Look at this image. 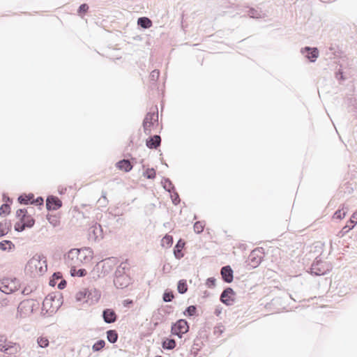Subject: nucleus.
<instances>
[{
	"label": "nucleus",
	"mask_w": 357,
	"mask_h": 357,
	"mask_svg": "<svg viewBox=\"0 0 357 357\" xmlns=\"http://www.w3.org/2000/svg\"><path fill=\"white\" fill-rule=\"evenodd\" d=\"M105 345V342L103 340H98L92 347L94 351H98L102 349Z\"/></svg>",
	"instance_id": "nucleus-40"
},
{
	"label": "nucleus",
	"mask_w": 357,
	"mask_h": 357,
	"mask_svg": "<svg viewBox=\"0 0 357 357\" xmlns=\"http://www.w3.org/2000/svg\"><path fill=\"white\" fill-rule=\"evenodd\" d=\"M218 313H220V312L216 310V311H215V314H217V315H218Z\"/></svg>",
	"instance_id": "nucleus-64"
},
{
	"label": "nucleus",
	"mask_w": 357,
	"mask_h": 357,
	"mask_svg": "<svg viewBox=\"0 0 357 357\" xmlns=\"http://www.w3.org/2000/svg\"><path fill=\"white\" fill-rule=\"evenodd\" d=\"M62 206V202L56 196L49 195L46 199L47 211H56Z\"/></svg>",
	"instance_id": "nucleus-11"
},
{
	"label": "nucleus",
	"mask_w": 357,
	"mask_h": 357,
	"mask_svg": "<svg viewBox=\"0 0 357 357\" xmlns=\"http://www.w3.org/2000/svg\"><path fill=\"white\" fill-rule=\"evenodd\" d=\"M130 268L127 261H123L119 265L114 274V284L117 289H125L132 283L133 280L130 276Z\"/></svg>",
	"instance_id": "nucleus-1"
},
{
	"label": "nucleus",
	"mask_w": 357,
	"mask_h": 357,
	"mask_svg": "<svg viewBox=\"0 0 357 357\" xmlns=\"http://www.w3.org/2000/svg\"><path fill=\"white\" fill-rule=\"evenodd\" d=\"M197 313V306L196 305H190L186 307L185 311L183 312V314L187 317H192L196 315Z\"/></svg>",
	"instance_id": "nucleus-36"
},
{
	"label": "nucleus",
	"mask_w": 357,
	"mask_h": 357,
	"mask_svg": "<svg viewBox=\"0 0 357 357\" xmlns=\"http://www.w3.org/2000/svg\"><path fill=\"white\" fill-rule=\"evenodd\" d=\"M161 137L160 135H154L146 140V146L150 149H156L160 146Z\"/></svg>",
	"instance_id": "nucleus-15"
},
{
	"label": "nucleus",
	"mask_w": 357,
	"mask_h": 357,
	"mask_svg": "<svg viewBox=\"0 0 357 357\" xmlns=\"http://www.w3.org/2000/svg\"><path fill=\"white\" fill-rule=\"evenodd\" d=\"M162 346L165 349H172L176 347V342L174 339L166 338L162 340Z\"/></svg>",
	"instance_id": "nucleus-28"
},
{
	"label": "nucleus",
	"mask_w": 357,
	"mask_h": 357,
	"mask_svg": "<svg viewBox=\"0 0 357 357\" xmlns=\"http://www.w3.org/2000/svg\"><path fill=\"white\" fill-rule=\"evenodd\" d=\"M43 267L41 266V267L40 268V272L41 273V272H43Z\"/></svg>",
	"instance_id": "nucleus-63"
},
{
	"label": "nucleus",
	"mask_w": 357,
	"mask_h": 357,
	"mask_svg": "<svg viewBox=\"0 0 357 357\" xmlns=\"http://www.w3.org/2000/svg\"><path fill=\"white\" fill-rule=\"evenodd\" d=\"M160 75V71L158 70H153L150 75L151 79L153 81L157 80Z\"/></svg>",
	"instance_id": "nucleus-52"
},
{
	"label": "nucleus",
	"mask_w": 357,
	"mask_h": 357,
	"mask_svg": "<svg viewBox=\"0 0 357 357\" xmlns=\"http://www.w3.org/2000/svg\"><path fill=\"white\" fill-rule=\"evenodd\" d=\"M133 305V301L131 299H126L123 301V305L125 307H130Z\"/></svg>",
	"instance_id": "nucleus-54"
},
{
	"label": "nucleus",
	"mask_w": 357,
	"mask_h": 357,
	"mask_svg": "<svg viewBox=\"0 0 357 357\" xmlns=\"http://www.w3.org/2000/svg\"><path fill=\"white\" fill-rule=\"evenodd\" d=\"M34 197L33 194L29 193V195L22 194L17 198V201L21 204H32V200Z\"/></svg>",
	"instance_id": "nucleus-22"
},
{
	"label": "nucleus",
	"mask_w": 357,
	"mask_h": 357,
	"mask_svg": "<svg viewBox=\"0 0 357 357\" xmlns=\"http://www.w3.org/2000/svg\"><path fill=\"white\" fill-rule=\"evenodd\" d=\"M38 346L42 348H45L48 346L49 344V340L47 338L44 337H40L37 340Z\"/></svg>",
	"instance_id": "nucleus-42"
},
{
	"label": "nucleus",
	"mask_w": 357,
	"mask_h": 357,
	"mask_svg": "<svg viewBox=\"0 0 357 357\" xmlns=\"http://www.w3.org/2000/svg\"><path fill=\"white\" fill-rule=\"evenodd\" d=\"M329 271V267L323 261L318 260L317 258L310 267L311 274L317 276L326 275Z\"/></svg>",
	"instance_id": "nucleus-6"
},
{
	"label": "nucleus",
	"mask_w": 357,
	"mask_h": 357,
	"mask_svg": "<svg viewBox=\"0 0 357 357\" xmlns=\"http://www.w3.org/2000/svg\"><path fill=\"white\" fill-rule=\"evenodd\" d=\"M145 176L149 179H153L155 177V171L153 168L147 169L144 173Z\"/></svg>",
	"instance_id": "nucleus-44"
},
{
	"label": "nucleus",
	"mask_w": 357,
	"mask_h": 357,
	"mask_svg": "<svg viewBox=\"0 0 357 357\" xmlns=\"http://www.w3.org/2000/svg\"><path fill=\"white\" fill-rule=\"evenodd\" d=\"M66 192V188H61V190H59V192L60 195H63Z\"/></svg>",
	"instance_id": "nucleus-60"
},
{
	"label": "nucleus",
	"mask_w": 357,
	"mask_h": 357,
	"mask_svg": "<svg viewBox=\"0 0 357 357\" xmlns=\"http://www.w3.org/2000/svg\"><path fill=\"white\" fill-rule=\"evenodd\" d=\"M60 280H61V281L58 284L57 287L59 289H63L67 285V282L64 279H62V278Z\"/></svg>",
	"instance_id": "nucleus-56"
},
{
	"label": "nucleus",
	"mask_w": 357,
	"mask_h": 357,
	"mask_svg": "<svg viewBox=\"0 0 357 357\" xmlns=\"http://www.w3.org/2000/svg\"><path fill=\"white\" fill-rule=\"evenodd\" d=\"M47 219H48V220H49L50 223H51V224H54V226L56 225V224H55V223H54V219L51 220V219H50V218H47ZM55 221H56V220H55Z\"/></svg>",
	"instance_id": "nucleus-62"
},
{
	"label": "nucleus",
	"mask_w": 357,
	"mask_h": 357,
	"mask_svg": "<svg viewBox=\"0 0 357 357\" xmlns=\"http://www.w3.org/2000/svg\"><path fill=\"white\" fill-rule=\"evenodd\" d=\"M158 117V111L153 112H148L144 119L143 124H149V122H153V120L157 121Z\"/></svg>",
	"instance_id": "nucleus-25"
},
{
	"label": "nucleus",
	"mask_w": 357,
	"mask_h": 357,
	"mask_svg": "<svg viewBox=\"0 0 357 357\" xmlns=\"http://www.w3.org/2000/svg\"><path fill=\"white\" fill-rule=\"evenodd\" d=\"M137 25L143 29H149L152 26V21L146 17H141L137 20Z\"/></svg>",
	"instance_id": "nucleus-24"
},
{
	"label": "nucleus",
	"mask_w": 357,
	"mask_h": 357,
	"mask_svg": "<svg viewBox=\"0 0 357 357\" xmlns=\"http://www.w3.org/2000/svg\"><path fill=\"white\" fill-rule=\"evenodd\" d=\"M185 245V241L183 239H179L176 244L175 245L174 248V255L176 259H181L182 257H183L184 254L182 252L183 248H184Z\"/></svg>",
	"instance_id": "nucleus-17"
},
{
	"label": "nucleus",
	"mask_w": 357,
	"mask_h": 357,
	"mask_svg": "<svg viewBox=\"0 0 357 357\" xmlns=\"http://www.w3.org/2000/svg\"><path fill=\"white\" fill-rule=\"evenodd\" d=\"M14 228L16 231L22 232L25 229L26 227L24 224H23L20 220V222L15 223Z\"/></svg>",
	"instance_id": "nucleus-48"
},
{
	"label": "nucleus",
	"mask_w": 357,
	"mask_h": 357,
	"mask_svg": "<svg viewBox=\"0 0 357 357\" xmlns=\"http://www.w3.org/2000/svg\"><path fill=\"white\" fill-rule=\"evenodd\" d=\"M220 274L222 280L226 283H231L234 280V271L229 265L221 268Z\"/></svg>",
	"instance_id": "nucleus-12"
},
{
	"label": "nucleus",
	"mask_w": 357,
	"mask_h": 357,
	"mask_svg": "<svg viewBox=\"0 0 357 357\" xmlns=\"http://www.w3.org/2000/svg\"><path fill=\"white\" fill-rule=\"evenodd\" d=\"M166 308H167V310H165V312L166 313H170L171 309H172V306L171 305H167Z\"/></svg>",
	"instance_id": "nucleus-61"
},
{
	"label": "nucleus",
	"mask_w": 357,
	"mask_h": 357,
	"mask_svg": "<svg viewBox=\"0 0 357 357\" xmlns=\"http://www.w3.org/2000/svg\"><path fill=\"white\" fill-rule=\"evenodd\" d=\"M43 259H45V257H43V255H36L30 260L29 263L31 264H34V266H36V268H37L38 264L36 263L40 264V261Z\"/></svg>",
	"instance_id": "nucleus-45"
},
{
	"label": "nucleus",
	"mask_w": 357,
	"mask_h": 357,
	"mask_svg": "<svg viewBox=\"0 0 357 357\" xmlns=\"http://www.w3.org/2000/svg\"><path fill=\"white\" fill-rule=\"evenodd\" d=\"M189 328L188 322L185 319H181L172 324L171 333L173 335L182 338L183 334L188 332Z\"/></svg>",
	"instance_id": "nucleus-3"
},
{
	"label": "nucleus",
	"mask_w": 357,
	"mask_h": 357,
	"mask_svg": "<svg viewBox=\"0 0 357 357\" xmlns=\"http://www.w3.org/2000/svg\"><path fill=\"white\" fill-rule=\"evenodd\" d=\"M259 254H261L259 250H254L248 257L249 264L253 268L258 266L261 262L262 257Z\"/></svg>",
	"instance_id": "nucleus-14"
},
{
	"label": "nucleus",
	"mask_w": 357,
	"mask_h": 357,
	"mask_svg": "<svg viewBox=\"0 0 357 357\" xmlns=\"http://www.w3.org/2000/svg\"><path fill=\"white\" fill-rule=\"evenodd\" d=\"M20 287L17 278H4L0 281V291L6 294H10L17 290Z\"/></svg>",
	"instance_id": "nucleus-2"
},
{
	"label": "nucleus",
	"mask_w": 357,
	"mask_h": 357,
	"mask_svg": "<svg viewBox=\"0 0 357 357\" xmlns=\"http://www.w3.org/2000/svg\"><path fill=\"white\" fill-rule=\"evenodd\" d=\"M235 292L231 287L225 288L220 294V301L226 305H231L235 301Z\"/></svg>",
	"instance_id": "nucleus-9"
},
{
	"label": "nucleus",
	"mask_w": 357,
	"mask_h": 357,
	"mask_svg": "<svg viewBox=\"0 0 357 357\" xmlns=\"http://www.w3.org/2000/svg\"><path fill=\"white\" fill-rule=\"evenodd\" d=\"M116 167L120 170L129 172L132 170L133 165L129 160L123 159L116 162Z\"/></svg>",
	"instance_id": "nucleus-18"
},
{
	"label": "nucleus",
	"mask_w": 357,
	"mask_h": 357,
	"mask_svg": "<svg viewBox=\"0 0 357 357\" xmlns=\"http://www.w3.org/2000/svg\"><path fill=\"white\" fill-rule=\"evenodd\" d=\"M38 304L33 299H25L21 301L17 307V312L26 316L33 313Z\"/></svg>",
	"instance_id": "nucleus-5"
},
{
	"label": "nucleus",
	"mask_w": 357,
	"mask_h": 357,
	"mask_svg": "<svg viewBox=\"0 0 357 357\" xmlns=\"http://www.w3.org/2000/svg\"><path fill=\"white\" fill-rule=\"evenodd\" d=\"M11 227V224L7 223L6 222H0V237L4 236L7 234L8 231L10 230Z\"/></svg>",
	"instance_id": "nucleus-31"
},
{
	"label": "nucleus",
	"mask_w": 357,
	"mask_h": 357,
	"mask_svg": "<svg viewBox=\"0 0 357 357\" xmlns=\"http://www.w3.org/2000/svg\"><path fill=\"white\" fill-rule=\"evenodd\" d=\"M82 351L83 352H86V353H88L90 351V349H89V347L86 346V347H84L82 348Z\"/></svg>",
	"instance_id": "nucleus-59"
},
{
	"label": "nucleus",
	"mask_w": 357,
	"mask_h": 357,
	"mask_svg": "<svg viewBox=\"0 0 357 357\" xmlns=\"http://www.w3.org/2000/svg\"><path fill=\"white\" fill-rule=\"evenodd\" d=\"M173 243V237L169 235H165L162 241H161V245L164 248H169L172 246Z\"/></svg>",
	"instance_id": "nucleus-33"
},
{
	"label": "nucleus",
	"mask_w": 357,
	"mask_h": 357,
	"mask_svg": "<svg viewBox=\"0 0 357 357\" xmlns=\"http://www.w3.org/2000/svg\"><path fill=\"white\" fill-rule=\"evenodd\" d=\"M28 214V211L26 208H20L16 211V216L20 219L22 215Z\"/></svg>",
	"instance_id": "nucleus-53"
},
{
	"label": "nucleus",
	"mask_w": 357,
	"mask_h": 357,
	"mask_svg": "<svg viewBox=\"0 0 357 357\" xmlns=\"http://www.w3.org/2000/svg\"><path fill=\"white\" fill-rule=\"evenodd\" d=\"M61 278H62L61 273H60V272L54 273L50 280V282H49L50 286L54 287L56 284V282Z\"/></svg>",
	"instance_id": "nucleus-34"
},
{
	"label": "nucleus",
	"mask_w": 357,
	"mask_h": 357,
	"mask_svg": "<svg viewBox=\"0 0 357 357\" xmlns=\"http://www.w3.org/2000/svg\"><path fill=\"white\" fill-rule=\"evenodd\" d=\"M100 298V293L96 289H87V299L85 301L89 305L94 304L98 301Z\"/></svg>",
	"instance_id": "nucleus-16"
},
{
	"label": "nucleus",
	"mask_w": 357,
	"mask_h": 357,
	"mask_svg": "<svg viewBox=\"0 0 357 357\" xmlns=\"http://www.w3.org/2000/svg\"><path fill=\"white\" fill-rule=\"evenodd\" d=\"M8 300L6 298H3L0 300V307H5L8 305Z\"/></svg>",
	"instance_id": "nucleus-58"
},
{
	"label": "nucleus",
	"mask_w": 357,
	"mask_h": 357,
	"mask_svg": "<svg viewBox=\"0 0 357 357\" xmlns=\"http://www.w3.org/2000/svg\"><path fill=\"white\" fill-rule=\"evenodd\" d=\"M248 15L251 18H256V19L260 18L261 17L260 12H259L258 10H255L253 8H250L248 10Z\"/></svg>",
	"instance_id": "nucleus-41"
},
{
	"label": "nucleus",
	"mask_w": 357,
	"mask_h": 357,
	"mask_svg": "<svg viewBox=\"0 0 357 357\" xmlns=\"http://www.w3.org/2000/svg\"><path fill=\"white\" fill-rule=\"evenodd\" d=\"M346 211H342V210H337L333 215V218L342 220L346 215Z\"/></svg>",
	"instance_id": "nucleus-47"
},
{
	"label": "nucleus",
	"mask_w": 357,
	"mask_h": 357,
	"mask_svg": "<svg viewBox=\"0 0 357 357\" xmlns=\"http://www.w3.org/2000/svg\"><path fill=\"white\" fill-rule=\"evenodd\" d=\"M103 238V231L100 225L96 222L89 229V239L95 242Z\"/></svg>",
	"instance_id": "nucleus-7"
},
{
	"label": "nucleus",
	"mask_w": 357,
	"mask_h": 357,
	"mask_svg": "<svg viewBox=\"0 0 357 357\" xmlns=\"http://www.w3.org/2000/svg\"><path fill=\"white\" fill-rule=\"evenodd\" d=\"M194 231L197 234H200L204 231V224L201 221H197L194 224Z\"/></svg>",
	"instance_id": "nucleus-39"
},
{
	"label": "nucleus",
	"mask_w": 357,
	"mask_h": 357,
	"mask_svg": "<svg viewBox=\"0 0 357 357\" xmlns=\"http://www.w3.org/2000/svg\"><path fill=\"white\" fill-rule=\"evenodd\" d=\"M350 225H346L343 229H346L345 231H349L350 229H351L352 228L354 227V226L356 225V224L357 223V212L354 213L351 218H350Z\"/></svg>",
	"instance_id": "nucleus-35"
},
{
	"label": "nucleus",
	"mask_w": 357,
	"mask_h": 357,
	"mask_svg": "<svg viewBox=\"0 0 357 357\" xmlns=\"http://www.w3.org/2000/svg\"><path fill=\"white\" fill-rule=\"evenodd\" d=\"M15 248V245L9 240H4L0 242V250L10 251Z\"/></svg>",
	"instance_id": "nucleus-27"
},
{
	"label": "nucleus",
	"mask_w": 357,
	"mask_h": 357,
	"mask_svg": "<svg viewBox=\"0 0 357 357\" xmlns=\"http://www.w3.org/2000/svg\"><path fill=\"white\" fill-rule=\"evenodd\" d=\"M21 222L24 224L26 228H31L35 224V219L31 217V214L22 215L20 218Z\"/></svg>",
	"instance_id": "nucleus-20"
},
{
	"label": "nucleus",
	"mask_w": 357,
	"mask_h": 357,
	"mask_svg": "<svg viewBox=\"0 0 357 357\" xmlns=\"http://www.w3.org/2000/svg\"><path fill=\"white\" fill-rule=\"evenodd\" d=\"M187 281L184 279L180 280L177 283V291L179 294H183L188 291Z\"/></svg>",
	"instance_id": "nucleus-26"
},
{
	"label": "nucleus",
	"mask_w": 357,
	"mask_h": 357,
	"mask_svg": "<svg viewBox=\"0 0 357 357\" xmlns=\"http://www.w3.org/2000/svg\"><path fill=\"white\" fill-rule=\"evenodd\" d=\"M215 282H216V280L215 278L211 277V278H208L207 280H206V286L208 287V288H213L215 287Z\"/></svg>",
	"instance_id": "nucleus-49"
},
{
	"label": "nucleus",
	"mask_w": 357,
	"mask_h": 357,
	"mask_svg": "<svg viewBox=\"0 0 357 357\" xmlns=\"http://www.w3.org/2000/svg\"><path fill=\"white\" fill-rule=\"evenodd\" d=\"M162 183L165 190L169 192V193H172V191L175 190V187L169 178H164V181H162Z\"/></svg>",
	"instance_id": "nucleus-30"
},
{
	"label": "nucleus",
	"mask_w": 357,
	"mask_h": 357,
	"mask_svg": "<svg viewBox=\"0 0 357 357\" xmlns=\"http://www.w3.org/2000/svg\"><path fill=\"white\" fill-rule=\"evenodd\" d=\"M174 298L173 291L167 289L162 294V301L165 303L171 302Z\"/></svg>",
	"instance_id": "nucleus-32"
},
{
	"label": "nucleus",
	"mask_w": 357,
	"mask_h": 357,
	"mask_svg": "<svg viewBox=\"0 0 357 357\" xmlns=\"http://www.w3.org/2000/svg\"><path fill=\"white\" fill-rule=\"evenodd\" d=\"M44 204V199L42 197H38L36 199H33L32 204H35L36 206H43Z\"/></svg>",
	"instance_id": "nucleus-51"
},
{
	"label": "nucleus",
	"mask_w": 357,
	"mask_h": 357,
	"mask_svg": "<svg viewBox=\"0 0 357 357\" xmlns=\"http://www.w3.org/2000/svg\"><path fill=\"white\" fill-rule=\"evenodd\" d=\"M12 203V199L9 197H7V202L2 204L0 206V215L5 216L8 215L10 212V204Z\"/></svg>",
	"instance_id": "nucleus-23"
},
{
	"label": "nucleus",
	"mask_w": 357,
	"mask_h": 357,
	"mask_svg": "<svg viewBox=\"0 0 357 357\" xmlns=\"http://www.w3.org/2000/svg\"><path fill=\"white\" fill-rule=\"evenodd\" d=\"M171 194V198H172V201L173 202L174 204L175 205H177L180 203V198H179V195L178 194L177 192H176L175 190L172 191Z\"/></svg>",
	"instance_id": "nucleus-43"
},
{
	"label": "nucleus",
	"mask_w": 357,
	"mask_h": 357,
	"mask_svg": "<svg viewBox=\"0 0 357 357\" xmlns=\"http://www.w3.org/2000/svg\"><path fill=\"white\" fill-rule=\"evenodd\" d=\"M102 316L104 321L107 324L114 323L118 319V316L115 311L111 308H106L103 310Z\"/></svg>",
	"instance_id": "nucleus-13"
},
{
	"label": "nucleus",
	"mask_w": 357,
	"mask_h": 357,
	"mask_svg": "<svg viewBox=\"0 0 357 357\" xmlns=\"http://www.w3.org/2000/svg\"><path fill=\"white\" fill-rule=\"evenodd\" d=\"M91 278L94 280H97L99 278H104L105 275L101 273L100 262H98L93 267V270L90 273Z\"/></svg>",
	"instance_id": "nucleus-19"
},
{
	"label": "nucleus",
	"mask_w": 357,
	"mask_h": 357,
	"mask_svg": "<svg viewBox=\"0 0 357 357\" xmlns=\"http://www.w3.org/2000/svg\"><path fill=\"white\" fill-rule=\"evenodd\" d=\"M20 349V345L8 342L5 336H0V351L8 355H13Z\"/></svg>",
	"instance_id": "nucleus-4"
},
{
	"label": "nucleus",
	"mask_w": 357,
	"mask_h": 357,
	"mask_svg": "<svg viewBox=\"0 0 357 357\" xmlns=\"http://www.w3.org/2000/svg\"><path fill=\"white\" fill-rule=\"evenodd\" d=\"M107 339L110 343H115L118 340V333L115 330L107 331Z\"/></svg>",
	"instance_id": "nucleus-29"
},
{
	"label": "nucleus",
	"mask_w": 357,
	"mask_h": 357,
	"mask_svg": "<svg viewBox=\"0 0 357 357\" xmlns=\"http://www.w3.org/2000/svg\"><path fill=\"white\" fill-rule=\"evenodd\" d=\"M75 298L77 301L81 302L87 299V289H84L82 291H79L76 294Z\"/></svg>",
	"instance_id": "nucleus-37"
},
{
	"label": "nucleus",
	"mask_w": 357,
	"mask_h": 357,
	"mask_svg": "<svg viewBox=\"0 0 357 357\" xmlns=\"http://www.w3.org/2000/svg\"><path fill=\"white\" fill-rule=\"evenodd\" d=\"M70 274L72 276L84 277L87 274V271L84 268H79L78 270L71 268Z\"/></svg>",
	"instance_id": "nucleus-38"
},
{
	"label": "nucleus",
	"mask_w": 357,
	"mask_h": 357,
	"mask_svg": "<svg viewBox=\"0 0 357 357\" xmlns=\"http://www.w3.org/2000/svg\"><path fill=\"white\" fill-rule=\"evenodd\" d=\"M74 252H75V253L77 254L78 255H83L84 259H86L88 255L91 258L92 257L93 255V250L90 248H85L83 250L73 249L70 250V253L73 254Z\"/></svg>",
	"instance_id": "nucleus-21"
},
{
	"label": "nucleus",
	"mask_w": 357,
	"mask_h": 357,
	"mask_svg": "<svg viewBox=\"0 0 357 357\" xmlns=\"http://www.w3.org/2000/svg\"><path fill=\"white\" fill-rule=\"evenodd\" d=\"M301 53L305 54V56L310 61L315 62L319 56V50L317 47H310L306 46L301 48Z\"/></svg>",
	"instance_id": "nucleus-10"
},
{
	"label": "nucleus",
	"mask_w": 357,
	"mask_h": 357,
	"mask_svg": "<svg viewBox=\"0 0 357 357\" xmlns=\"http://www.w3.org/2000/svg\"><path fill=\"white\" fill-rule=\"evenodd\" d=\"M98 202L102 206H105L107 204V199L106 198L105 193L102 195V197L98 200Z\"/></svg>",
	"instance_id": "nucleus-57"
},
{
	"label": "nucleus",
	"mask_w": 357,
	"mask_h": 357,
	"mask_svg": "<svg viewBox=\"0 0 357 357\" xmlns=\"http://www.w3.org/2000/svg\"><path fill=\"white\" fill-rule=\"evenodd\" d=\"M153 125V122H149V124H143L144 132L146 135H150L151 132V127Z\"/></svg>",
	"instance_id": "nucleus-50"
},
{
	"label": "nucleus",
	"mask_w": 357,
	"mask_h": 357,
	"mask_svg": "<svg viewBox=\"0 0 357 357\" xmlns=\"http://www.w3.org/2000/svg\"><path fill=\"white\" fill-rule=\"evenodd\" d=\"M32 291H33V289L30 286H26L23 289L22 294L24 295H29Z\"/></svg>",
	"instance_id": "nucleus-55"
},
{
	"label": "nucleus",
	"mask_w": 357,
	"mask_h": 357,
	"mask_svg": "<svg viewBox=\"0 0 357 357\" xmlns=\"http://www.w3.org/2000/svg\"><path fill=\"white\" fill-rule=\"evenodd\" d=\"M117 259L116 257H107L100 261L101 273L106 276L108 275L114 266L117 264Z\"/></svg>",
	"instance_id": "nucleus-8"
},
{
	"label": "nucleus",
	"mask_w": 357,
	"mask_h": 357,
	"mask_svg": "<svg viewBox=\"0 0 357 357\" xmlns=\"http://www.w3.org/2000/svg\"><path fill=\"white\" fill-rule=\"evenodd\" d=\"M88 10H89L88 4L82 3L79 6L77 13L79 15L84 14L88 11Z\"/></svg>",
	"instance_id": "nucleus-46"
}]
</instances>
